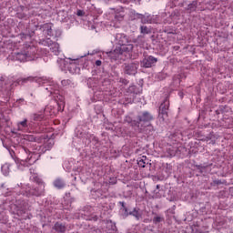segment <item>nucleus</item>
Returning a JSON list of instances; mask_svg holds the SVG:
<instances>
[{"mask_svg": "<svg viewBox=\"0 0 233 233\" xmlns=\"http://www.w3.org/2000/svg\"><path fill=\"white\" fill-rule=\"evenodd\" d=\"M181 97H183V93L180 94Z\"/></svg>", "mask_w": 233, "mask_h": 233, "instance_id": "nucleus-51", "label": "nucleus"}, {"mask_svg": "<svg viewBox=\"0 0 233 233\" xmlns=\"http://www.w3.org/2000/svg\"><path fill=\"white\" fill-rule=\"evenodd\" d=\"M53 230L57 233H65L66 232V226L61 222H56L53 226Z\"/></svg>", "mask_w": 233, "mask_h": 233, "instance_id": "nucleus-20", "label": "nucleus"}, {"mask_svg": "<svg viewBox=\"0 0 233 233\" xmlns=\"http://www.w3.org/2000/svg\"><path fill=\"white\" fill-rule=\"evenodd\" d=\"M214 185H222L223 182H221V180H214L213 181Z\"/></svg>", "mask_w": 233, "mask_h": 233, "instance_id": "nucleus-43", "label": "nucleus"}, {"mask_svg": "<svg viewBox=\"0 0 233 233\" xmlns=\"http://www.w3.org/2000/svg\"><path fill=\"white\" fill-rule=\"evenodd\" d=\"M30 128H32V123L25 118L24 120L17 122L16 128L14 129L13 134H17V132H30Z\"/></svg>", "mask_w": 233, "mask_h": 233, "instance_id": "nucleus-10", "label": "nucleus"}, {"mask_svg": "<svg viewBox=\"0 0 233 233\" xmlns=\"http://www.w3.org/2000/svg\"><path fill=\"white\" fill-rule=\"evenodd\" d=\"M61 35V31H56V37H59Z\"/></svg>", "mask_w": 233, "mask_h": 233, "instance_id": "nucleus-46", "label": "nucleus"}, {"mask_svg": "<svg viewBox=\"0 0 233 233\" xmlns=\"http://www.w3.org/2000/svg\"><path fill=\"white\" fill-rule=\"evenodd\" d=\"M24 52L25 56H27L28 61H34V56H35L37 49L34 46L25 45L24 47Z\"/></svg>", "mask_w": 233, "mask_h": 233, "instance_id": "nucleus-16", "label": "nucleus"}, {"mask_svg": "<svg viewBox=\"0 0 233 233\" xmlns=\"http://www.w3.org/2000/svg\"><path fill=\"white\" fill-rule=\"evenodd\" d=\"M46 90L50 92L51 96H53L55 101L56 102L58 112H63V110H65V96L59 94V86L57 85L49 86L46 87Z\"/></svg>", "mask_w": 233, "mask_h": 233, "instance_id": "nucleus-5", "label": "nucleus"}, {"mask_svg": "<svg viewBox=\"0 0 233 233\" xmlns=\"http://www.w3.org/2000/svg\"><path fill=\"white\" fill-rule=\"evenodd\" d=\"M152 214H153V216H155L153 218L154 225H157V223H161V222L165 221V218L161 217L160 215H157V213L153 212Z\"/></svg>", "mask_w": 233, "mask_h": 233, "instance_id": "nucleus-27", "label": "nucleus"}, {"mask_svg": "<svg viewBox=\"0 0 233 233\" xmlns=\"http://www.w3.org/2000/svg\"><path fill=\"white\" fill-rule=\"evenodd\" d=\"M52 26H54L52 23H46L39 26V30L43 33L44 35L52 37L54 36V31L52 30Z\"/></svg>", "mask_w": 233, "mask_h": 233, "instance_id": "nucleus-14", "label": "nucleus"}, {"mask_svg": "<svg viewBox=\"0 0 233 233\" xmlns=\"http://www.w3.org/2000/svg\"><path fill=\"white\" fill-rule=\"evenodd\" d=\"M45 152H46V149L44 146L34 144L29 148L25 146L20 147L18 154L20 160L26 163V167H30L37 161L36 156H41Z\"/></svg>", "mask_w": 233, "mask_h": 233, "instance_id": "nucleus-1", "label": "nucleus"}, {"mask_svg": "<svg viewBox=\"0 0 233 233\" xmlns=\"http://www.w3.org/2000/svg\"><path fill=\"white\" fill-rule=\"evenodd\" d=\"M140 21H141L142 25H147V24L150 23V21L148 20V16H146V15L142 16V20H140Z\"/></svg>", "mask_w": 233, "mask_h": 233, "instance_id": "nucleus-37", "label": "nucleus"}, {"mask_svg": "<svg viewBox=\"0 0 233 233\" xmlns=\"http://www.w3.org/2000/svg\"><path fill=\"white\" fill-rule=\"evenodd\" d=\"M53 185L55 188H57L58 190H61L66 187V182H65V179L63 178H56L54 182Z\"/></svg>", "mask_w": 233, "mask_h": 233, "instance_id": "nucleus-21", "label": "nucleus"}, {"mask_svg": "<svg viewBox=\"0 0 233 233\" xmlns=\"http://www.w3.org/2000/svg\"><path fill=\"white\" fill-rule=\"evenodd\" d=\"M189 14H192V12H196L198 10V1H192L189 5H187V7L186 8Z\"/></svg>", "mask_w": 233, "mask_h": 233, "instance_id": "nucleus-25", "label": "nucleus"}, {"mask_svg": "<svg viewBox=\"0 0 233 233\" xmlns=\"http://www.w3.org/2000/svg\"><path fill=\"white\" fill-rule=\"evenodd\" d=\"M137 66H139L137 63L125 64L124 72L127 76H136L137 74Z\"/></svg>", "mask_w": 233, "mask_h": 233, "instance_id": "nucleus-13", "label": "nucleus"}, {"mask_svg": "<svg viewBox=\"0 0 233 233\" xmlns=\"http://www.w3.org/2000/svg\"><path fill=\"white\" fill-rule=\"evenodd\" d=\"M35 81V77L34 76H27V77H20L17 78L15 82L14 79L11 77L9 79V82L6 81L5 85H9V86L2 87V92H5L6 96L10 94V91L12 90V86H17V85H26L28 83H34Z\"/></svg>", "mask_w": 233, "mask_h": 233, "instance_id": "nucleus-4", "label": "nucleus"}, {"mask_svg": "<svg viewBox=\"0 0 233 233\" xmlns=\"http://www.w3.org/2000/svg\"><path fill=\"white\" fill-rule=\"evenodd\" d=\"M140 34H143V35L152 34V30H150V28H148L147 25H141Z\"/></svg>", "mask_w": 233, "mask_h": 233, "instance_id": "nucleus-31", "label": "nucleus"}, {"mask_svg": "<svg viewBox=\"0 0 233 233\" xmlns=\"http://www.w3.org/2000/svg\"><path fill=\"white\" fill-rule=\"evenodd\" d=\"M63 86H70L72 85V80L70 79H64L61 81Z\"/></svg>", "mask_w": 233, "mask_h": 233, "instance_id": "nucleus-36", "label": "nucleus"}, {"mask_svg": "<svg viewBox=\"0 0 233 233\" xmlns=\"http://www.w3.org/2000/svg\"><path fill=\"white\" fill-rule=\"evenodd\" d=\"M53 43L54 41H52L50 38L39 40V45H43V46H51Z\"/></svg>", "mask_w": 233, "mask_h": 233, "instance_id": "nucleus-29", "label": "nucleus"}, {"mask_svg": "<svg viewBox=\"0 0 233 233\" xmlns=\"http://www.w3.org/2000/svg\"><path fill=\"white\" fill-rule=\"evenodd\" d=\"M0 81L1 83H5V81H6V78L5 76H1Z\"/></svg>", "mask_w": 233, "mask_h": 233, "instance_id": "nucleus-45", "label": "nucleus"}, {"mask_svg": "<svg viewBox=\"0 0 233 233\" xmlns=\"http://www.w3.org/2000/svg\"><path fill=\"white\" fill-rule=\"evenodd\" d=\"M192 233H201V231L199 229H198V227H193Z\"/></svg>", "mask_w": 233, "mask_h": 233, "instance_id": "nucleus-40", "label": "nucleus"}, {"mask_svg": "<svg viewBox=\"0 0 233 233\" xmlns=\"http://www.w3.org/2000/svg\"><path fill=\"white\" fill-rule=\"evenodd\" d=\"M128 216H133L137 221H139V219H143V213L141 212V209L139 208H134L132 211H127V214H122V218L126 219V218H128Z\"/></svg>", "mask_w": 233, "mask_h": 233, "instance_id": "nucleus-12", "label": "nucleus"}, {"mask_svg": "<svg viewBox=\"0 0 233 233\" xmlns=\"http://www.w3.org/2000/svg\"><path fill=\"white\" fill-rule=\"evenodd\" d=\"M139 94V88H137L136 86H130L127 89V96H131V97H136Z\"/></svg>", "mask_w": 233, "mask_h": 233, "instance_id": "nucleus-22", "label": "nucleus"}, {"mask_svg": "<svg viewBox=\"0 0 233 233\" xmlns=\"http://www.w3.org/2000/svg\"><path fill=\"white\" fill-rule=\"evenodd\" d=\"M156 63H157V58L153 56H146L140 62V66L142 68H152V66H156Z\"/></svg>", "mask_w": 233, "mask_h": 233, "instance_id": "nucleus-11", "label": "nucleus"}, {"mask_svg": "<svg viewBox=\"0 0 233 233\" xmlns=\"http://www.w3.org/2000/svg\"><path fill=\"white\" fill-rule=\"evenodd\" d=\"M133 43H135L136 46L143 48V46H145V36L139 35L137 38L133 39Z\"/></svg>", "mask_w": 233, "mask_h": 233, "instance_id": "nucleus-23", "label": "nucleus"}, {"mask_svg": "<svg viewBox=\"0 0 233 233\" xmlns=\"http://www.w3.org/2000/svg\"><path fill=\"white\" fill-rule=\"evenodd\" d=\"M72 61L75 62H70L69 66H68V70L69 72H71V74H77V72H79V66H77V62L79 61V59H73Z\"/></svg>", "mask_w": 233, "mask_h": 233, "instance_id": "nucleus-19", "label": "nucleus"}, {"mask_svg": "<svg viewBox=\"0 0 233 233\" xmlns=\"http://www.w3.org/2000/svg\"><path fill=\"white\" fill-rule=\"evenodd\" d=\"M129 50L130 47L123 48L116 46L115 50L108 52L107 56L111 59V61H117L119 59V56H123V54H130Z\"/></svg>", "mask_w": 233, "mask_h": 233, "instance_id": "nucleus-9", "label": "nucleus"}, {"mask_svg": "<svg viewBox=\"0 0 233 233\" xmlns=\"http://www.w3.org/2000/svg\"><path fill=\"white\" fill-rule=\"evenodd\" d=\"M46 151L50 150L52 147H54V140L49 139L47 142L44 145Z\"/></svg>", "mask_w": 233, "mask_h": 233, "instance_id": "nucleus-32", "label": "nucleus"}, {"mask_svg": "<svg viewBox=\"0 0 233 233\" xmlns=\"http://www.w3.org/2000/svg\"><path fill=\"white\" fill-rule=\"evenodd\" d=\"M118 203H119V205L121 206L120 210H122V212H124L123 214H127V212H128V208H127V205L125 204V202H124V201H120V202H118Z\"/></svg>", "mask_w": 233, "mask_h": 233, "instance_id": "nucleus-34", "label": "nucleus"}, {"mask_svg": "<svg viewBox=\"0 0 233 233\" xmlns=\"http://www.w3.org/2000/svg\"><path fill=\"white\" fill-rule=\"evenodd\" d=\"M76 15H79V16L83 15V11L82 10H78L77 13H76Z\"/></svg>", "mask_w": 233, "mask_h": 233, "instance_id": "nucleus-44", "label": "nucleus"}, {"mask_svg": "<svg viewBox=\"0 0 233 233\" xmlns=\"http://www.w3.org/2000/svg\"><path fill=\"white\" fill-rule=\"evenodd\" d=\"M157 188H160V186H159V185H157Z\"/></svg>", "mask_w": 233, "mask_h": 233, "instance_id": "nucleus-49", "label": "nucleus"}, {"mask_svg": "<svg viewBox=\"0 0 233 233\" xmlns=\"http://www.w3.org/2000/svg\"><path fill=\"white\" fill-rule=\"evenodd\" d=\"M196 167L198 168V170H203V169L207 168V167L201 166V165H197Z\"/></svg>", "mask_w": 233, "mask_h": 233, "instance_id": "nucleus-41", "label": "nucleus"}, {"mask_svg": "<svg viewBox=\"0 0 233 233\" xmlns=\"http://www.w3.org/2000/svg\"><path fill=\"white\" fill-rule=\"evenodd\" d=\"M35 35V32H34V30L26 28L25 32H22L19 34V36L23 41H28L29 39H32V37H34Z\"/></svg>", "mask_w": 233, "mask_h": 233, "instance_id": "nucleus-17", "label": "nucleus"}, {"mask_svg": "<svg viewBox=\"0 0 233 233\" xmlns=\"http://www.w3.org/2000/svg\"><path fill=\"white\" fill-rule=\"evenodd\" d=\"M1 170L4 174V176H8L10 174V164L5 163L2 166Z\"/></svg>", "mask_w": 233, "mask_h": 233, "instance_id": "nucleus-30", "label": "nucleus"}, {"mask_svg": "<svg viewBox=\"0 0 233 233\" xmlns=\"http://www.w3.org/2000/svg\"><path fill=\"white\" fill-rule=\"evenodd\" d=\"M148 163H149V160L147 157V156H142L137 158V165H138V167H141V168H145V167H147V165H148Z\"/></svg>", "mask_w": 233, "mask_h": 233, "instance_id": "nucleus-24", "label": "nucleus"}, {"mask_svg": "<svg viewBox=\"0 0 233 233\" xmlns=\"http://www.w3.org/2000/svg\"><path fill=\"white\" fill-rule=\"evenodd\" d=\"M170 108V97L167 96L159 106V117L162 121H166L168 117V109Z\"/></svg>", "mask_w": 233, "mask_h": 233, "instance_id": "nucleus-7", "label": "nucleus"}, {"mask_svg": "<svg viewBox=\"0 0 233 233\" xmlns=\"http://www.w3.org/2000/svg\"><path fill=\"white\" fill-rule=\"evenodd\" d=\"M115 41L120 48H129L128 52H132V50H134V45L130 44V38L126 34H116Z\"/></svg>", "mask_w": 233, "mask_h": 233, "instance_id": "nucleus-6", "label": "nucleus"}, {"mask_svg": "<svg viewBox=\"0 0 233 233\" xmlns=\"http://www.w3.org/2000/svg\"><path fill=\"white\" fill-rule=\"evenodd\" d=\"M50 50L51 52L55 55V56H59V45L56 42H54L52 44V46H50Z\"/></svg>", "mask_w": 233, "mask_h": 233, "instance_id": "nucleus-28", "label": "nucleus"}, {"mask_svg": "<svg viewBox=\"0 0 233 233\" xmlns=\"http://www.w3.org/2000/svg\"><path fill=\"white\" fill-rule=\"evenodd\" d=\"M134 97L132 96H127L126 94V97H125V103L126 105H132V103H134Z\"/></svg>", "mask_w": 233, "mask_h": 233, "instance_id": "nucleus-33", "label": "nucleus"}, {"mask_svg": "<svg viewBox=\"0 0 233 233\" xmlns=\"http://www.w3.org/2000/svg\"><path fill=\"white\" fill-rule=\"evenodd\" d=\"M93 141H96V143H99V138H97V137H95L93 138Z\"/></svg>", "mask_w": 233, "mask_h": 233, "instance_id": "nucleus-48", "label": "nucleus"}, {"mask_svg": "<svg viewBox=\"0 0 233 233\" xmlns=\"http://www.w3.org/2000/svg\"><path fill=\"white\" fill-rule=\"evenodd\" d=\"M102 228L103 231L106 233H113L117 231V227L116 226V223H114L112 220L104 221Z\"/></svg>", "mask_w": 233, "mask_h": 233, "instance_id": "nucleus-15", "label": "nucleus"}, {"mask_svg": "<svg viewBox=\"0 0 233 233\" xmlns=\"http://www.w3.org/2000/svg\"><path fill=\"white\" fill-rule=\"evenodd\" d=\"M179 48H180L179 46H175L173 47V49L176 50V51L179 50Z\"/></svg>", "mask_w": 233, "mask_h": 233, "instance_id": "nucleus-47", "label": "nucleus"}, {"mask_svg": "<svg viewBox=\"0 0 233 233\" xmlns=\"http://www.w3.org/2000/svg\"><path fill=\"white\" fill-rule=\"evenodd\" d=\"M43 139H45L44 136L41 135H37V134H33V135H25L24 137V140H25V145H26V147L28 148H30L32 146H34V143H43Z\"/></svg>", "mask_w": 233, "mask_h": 233, "instance_id": "nucleus-8", "label": "nucleus"}, {"mask_svg": "<svg viewBox=\"0 0 233 233\" xmlns=\"http://www.w3.org/2000/svg\"><path fill=\"white\" fill-rule=\"evenodd\" d=\"M95 65H96V66H101V65H103V62H101V60H96L95 62Z\"/></svg>", "mask_w": 233, "mask_h": 233, "instance_id": "nucleus-42", "label": "nucleus"}, {"mask_svg": "<svg viewBox=\"0 0 233 233\" xmlns=\"http://www.w3.org/2000/svg\"><path fill=\"white\" fill-rule=\"evenodd\" d=\"M13 57L15 61H20V63H25V61H30V60H28V56L25 55V51H22L20 53H15Z\"/></svg>", "mask_w": 233, "mask_h": 233, "instance_id": "nucleus-18", "label": "nucleus"}, {"mask_svg": "<svg viewBox=\"0 0 233 233\" xmlns=\"http://www.w3.org/2000/svg\"><path fill=\"white\" fill-rule=\"evenodd\" d=\"M9 119L5 117L4 114H0V128H6L8 127Z\"/></svg>", "mask_w": 233, "mask_h": 233, "instance_id": "nucleus-26", "label": "nucleus"}, {"mask_svg": "<svg viewBox=\"0 0 233 233\" xmlns=\"http://www.w3.org/2000/svg\"><path fill=\"white\" fill-rule=\"evenodd\" d=\"M95 221H97V217H95Z\"/></svg>", "mask_w": 233, "mask_h": 233, "instance_id": "nucleus-50", "label": "nucleus"}, {"mask_svg": "<svg viewBox=\"0 0 233 233\" xmlns=\"http://www.w3.org/2000/svg\"><path fill=\"white\" fill-rule=\"evenodd\" d=\"M43 117H45V116L43 115H39V114L33 115L34 121H42Z\"/></svg>", "mask_w": 233, "mask_h": 233, "instance_id": "nucleus-35", "label": "nucleus"}, {"mask_svg": "<svg viewBox=\"0 0 233 233\" xmlns=\"http://www.w3.org/2000/svg\"><path fill=\"white\" fill-rule=\"evenodd\" d=\"M119 83H122V85H128V80L127 78H120Z\"/></svg>", "mask_w": 233, "mask_h": 233, "instance_id": "nucleus-38", "label": "nucleus"}, {"mask_svg": "<svg viewBox=\"0 0 233 233\" xmlns=\"http://www.w3.org/2000/svg\"><path fill=\"white\" fill-rule=\"evenodd\" d=\"M135 15H136L137 19H140V21H141V20L143 19V17H144L145 15L137 13Z\"/></svg>", "mask_w": 233, "mask_h": 233, "instance_id": "nucleus-39", "label": "nucleus"}, {"mask_svg": "<svg viewBox=\"0 0 233 233\" xmlns=\"http://www.w3.org/2000/svg\"><path fill=\"white\" fill-rule=\"evenodd\" d=\"M154 119V116L148 111H143L138 113L136 120L129 121L130 127L136 130V132H138L141 134L146 127H148L150 125V121Z\"/></svg>", "mask_w": 233, "mask_h": 233, "instance_id": "nucleus-3", "label": "nucleus"}, {"mask_svg": "<svg viewBox=\"0 0 233 233\" xmlns=\"http://www.w3.org/2000/svg\"><path fill=\"white\" fill-rule=\"evenodd\" d=\"M31 181L35 183V186L27 185L25 187V195L26 198H41L45 196V182L39 178L36 174L32 175Z\"/></svg>", "mask_w": 233, "mask_h": 233, "instance_id": "nucleus-2", "label": "nucleus"}]
</instances>
